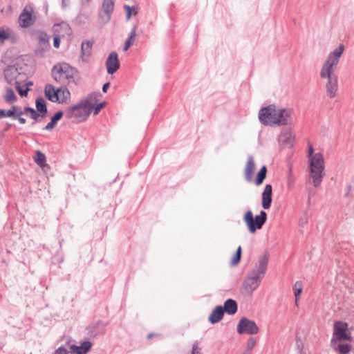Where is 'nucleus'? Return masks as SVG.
<instances>
[{"label":"nucleus","mask_w":354,"mask_h":354,"mask_svg":"<svg viewBox=\"0 0 354 354\" xmlns=\"http://www.w3.org/2000/svg\"><path fill=\"white\" fill-rule=\"evenodd\" d=\"M124 8L127 12V19L129 20L132 15V7L128 5H124Z\"/></svg>","instance_id":"obj_41"},{"label":"nucleus","mask_w":354,"mask_h":354,"mask_svg":"<svg viewBox=\"0 0 354 354\" xmlns=\"http://www.w3.org/2000/svg\"><path fill=\"white\" fill-rule=\"evenodd\" d=\"M266 173L267 168L265 165H263L257 174V176L255 180V183L257 185H259L263 183V180L266 177Z\"/></svg>","instance_id":"obj_29"},{"label":"nucleus","mask_w":354,"mask_h":354,"mask_svg":"<svg viewBox=\"0 0 354 354\" xmlns=\"http://www.w3.org/2000/svg\"><path fill=\"white\" fill-rule=\"evenodd\" d=\"M351 349V346L348 344H339L335 347V350L337 351L338 354H348Z\"/></svg>","instance_id":"obj_30"},{"label":"nucleus","mask_w":354,"mask_h":354,"mask_svg":"<svg viewBox=\"0 0 354 354\" xmlns=\"http://www.w3.org/2000/svg\"><path fill=\"white\" fill-rule=\"evenodd\" d=\"M303 287V283L301 281H296L293 286V292L295 297V304L297 306H298L299 298L301 293L302 292Z\"/></svg>","instance_id":"obj_28"},{"label":"nucleus","mask_w":354,"mask_h":354,"mask_svg":"<svg viewBox=\"0 0 354 354\" xmlns=\"http://www.w3.org/2000/svg\"><path fill=\"white\" fill-rule=\"evenodd\" d=\"M94 98L95 94L91 93L87 97L81 100L77 104L65 111V117L68 119L75 118L77 122L86 120L93 108V103L91 101Z\"/></svg>","instance_id":"obj_3"},{"label":"nucleus","mask_w":354,"mask_h":354,"mask_svg":"<svg viewBox=\"0 0 354 354\" xmlns=\"http://www.w3.org/2000/svg\"><path fill=\"white\" fill-rule=\"evenodd\" d=\"M91 343L89 341L82 342L80 346L71 345L70 346L71 351L77 354H86L91 348Z\"/></svg>","instance_id":"obj_19"},{"label":"nucleus","mask_w":354,"mask_h":354,"mask_svg":"<svg viewBox=\"0 0 354 354\" xmlns=\"http://www.w3.org/2000/svg\"><path fill=\"white\" fill-rule=\"evenodd\" d=\"M272 185L270 184L266 185L262 194V207L265 209H268L270 207L272 203Z\"/></svg>","instance_id":"obj_17"},{"label":"nucleus","mask_w":354,"mask_h":354,"mask_svg":"<svg viewBox=\"0 0 354 354\" xmlns=\"http://www.w3.org/2000/svg\"><path fill=\"white\" fill-rule=\"evenodd\" d=\"M4 75L6 82L11 86H16L18 84H21L24 76L18 71L17 68L15 67L7 68L4 72Z\"/></svg>","instance_id":"obj_12"},{"label":"nucleus","mask_w":354,"mask_h":354,"mask_svg":"<svg viewBox=\"0 0 354 354\" xmlns=\"http://www.w3.org/2000/svg\"><path fill=\"white\" fill-rule=\"evenodd\" d=\"M115 0H103L102 10L99 14V18L103 24L108 23L114 10Z\"/></svg>","instance_id":"obj_10"},{"label":"nucleus","mask_w":354,"mask_h":354,"mask_svg":"<svg viewBox=\"0 0 354 354\" xmlns=\"http://www.w3.org/2000/svg\"><path fill=\"white\" fill-rule=\"evenodd\" d=\"M255 169V164L252 156H250L248 158L247 164L245 167L244 174L246 180L251 181L252 175Z\"/></svg>","instance_id":"obj_20"},{"label":"nucleus","mask_w":354,"mask_h":354,"mask_svg":"<svg viewBox=\"0 0 354 354\" xmlns=\"http://www.w3.org/2000/svg\"><path fill=\"white\" fill-rule=\"evenodd\" d=\"M44 93L47 99L53 102H57L58 100L57 97V88L51 84H47L44 88Z\"/></svg>","instance_id":"obj_21"},{"label":"nucleus","mask_w":354,"mask_h":354,"mask_svg":"<svg viewBox=\"0 0 354 354\" xmlns=\"http://www.w3.org/2000/svg\"><path fill=\"white\" fill-rule=\"evenodd\" d=\"M295 179L291 172L288 176L287 186L288 189L292 188L295 185Z\"/></svg>","instance_id":"obj_35"},{"label":"nucleus","mask_w":354,"mask_h":354,"mask_svg":"<svg viewBox=\"0 0 354 354\" xmlns=\"http://www.w3.org/2000/svg\"><path fill=\"white\" fill-rule=\"evenodd\" d=\"M93 43L89 41H84L82 43L81 49L83 55H88L92 48Z\"/></svg>","instance_id":"obj_31"},{"label":"nucleus","mask_w":354,"mask_h":354,"mask_svg":"<svg viewBox=\"0 0 354 354\" xmlns=\"http://www.w3.org/2000/svg\"><path fill=\"white\" fill-rule=\"evenodd\" d=\"M313 153L314 149L310 145L308 150V156L311 157L310 160V176L313 179L314 186L319 187L325 176L324 159L322 153H317L313 155Z\"/></svg>","instance_id":"obj_4"},{"label":"nucleus","mask_w":354,"mask_h":354,"mask_svg":"<svg viewBox=\"0 0 354 354\" xmlns=\"http://www.w3.org/2000/svg\"><path fill=\"white\" fill-rule=\"evenodd\" d=\"M3 100L9 104H12L17 100V97L11 87L6 88V93L3 95Z\"/></svg>","instance_id":"obj_26"},{"label":"nucleus","mask_w":354,"mask_h":354,"mask_svg":"<svg viewBox=\"0 0 354 354\" xmlns=\"http://www.w3.org/2000/svg\"><path fill=\"white\" fill-rule=\"evenodd\" d=\"M9 37V34L4 29L0 28V43H3L4 40Z\"/></svg>","instance_id":"obj_38"},{"label":"nucleus","mask_w":354,"mask_h":354,"mask_svg":"<svg viewBox=\"0 0 354 354\" xmlns=\"http://www.w3.org/2000/svg\"><path fill=\"white\" fill-rule=\"evenodd\" d=\"M292 113V109L270 104L260 109L259 119L261 124L266 126L290 125L293 123Z\"/></svg>","instance_id":"obj_2"},{"label":"nucleus","mask_w":354,"mask_h":354,"mask_svg":"<svg viewBox=\"0 0 354 354\" xmlns=\"http://www.w3.org/2000/svg\"><path fill=\"white\" fill-rule=\"evenodd\" d=\"M294 139L295 135L290 129L283 130L279 136V142L287 146H292Z\"/></svg>","instance_id":"obj_16"},{"label":"nucleus","mask_w":354,"mask_h":354,"mask_svg":"<svg viewBox=\"0 0 354 354\" xmlns=\"http://www.w3.org/2000/svg\"><path fill=\"white\" fill-rule=\"evenodd\" d=\"M344 50V46L339 45L330 52L320 71V77L326 80L325 84L326 95L331 99L336 97L338 91V78L334 73Z\"/></svg>","instance_id":"obj_1"},{"label":"nucleus","mask_w":354,"mask_h":354,"mask_svg":"<svg viewBox=\"0 0 354 354\" xmlns=\"http://www.w3.org/2000/svg\"><path fill=\"white\" fill-rule=\"evenodd\" d=\"M60 45V38L59 36L56 35L53 38V46L55 48H57Z\"/></svg>","instance_id":"obj_43"},{"label":"nucleus","mask_w":354,"mask_h":354,"mask_svg":"<svg viewBox=\"0 0 354 354\" xmlns=\"http://www.w3.org/2000/svg\"><path fill=\"white\" fill-rule=\"evenodd\" d=\"M35 104L37 111L41 113V117H45L47 113V107L44 99L41 97H37Z\"/></svg>","instance_id":"obj_25"},{"label":"nucleus","mask_w":354,"mask_h":354,"mask_svg":"<svg viewBox=\"0 0 354 354\" xmlns=\"http://www.w3.org/2000/svg\"><path fill=\"white\" fill-rule=\"evenodd\" d=\"M15 88L21 97L26 96L28 94V91H29V88H28L25 90L22 89V88L21 86V84H17L15 86Z\"/></svg>","instance_id":"obj_36"},{"label":"nucleus","mask_w":354,"mask_h":354,"mask_svg":"<svg viewBox=\"0 0 354 354\" xmlns=\"http://www.w3.org/2000/svg\"><path fill=\"white\" fill-rule=\"evenodd\" d=\"M268 261L269 255L268 253H264L261 255L259 257L258 262L256 263L255 267L250 270V272L263 279L268 269Z\"/></svg>","instance_id":"obj_9"},{"label":"nucleus","mask_w":354,"mask_h":354,"mask_svg":"<svg viewBox=\"0 0 354 354\" xmlns=\"http://www.w3.org/2000/svg\"><path fill=\"white\" fill-rule=\"evenodd\" d=\"M64 113L62 111H57L52 118L51 121L48 122L46 127L44 128V130H51L53 129L55 126L56 125L57 121H59L62 117L63 116Z\"/></svg>","instance_id":"obj_24"},{"label":"nucleus","mask_w":354,"mask_h":354,"mask_svg":"<svg viewBox=\"0 0 354 354\" xmlns=\"http://www.w3.org/2000/svg\"><path fill=\"white\" fill-rule=\"evenodd\" d=\"M348 191H349V190H351V185H349V186H348Z\"/></svg>","instance_id":"obj_56"},{"label":"nucleus","mask_w":354,"mask_h":354,"mask_svg":"<svg viewBox=\"0 0 354 354\" xmlns=\"http://www.w3.org/2000/svg\"><path fill=\"white\" fill-rule=\"evenodd\" d=\"M266 220L267 214L263 210L255 218L253 217L252 212L250 210L246 212L243 216V221L250 233H254L257 230L261 229Z\"/></svg>","instance_id":"obj_6"},{"label":"nucleus","mask_w":354,"mask_h":354,"mask_svg":"<svg viewBox=\"0 0 354 354\" xmlns=\"http://www.w3.org/2000/svg\"><path fill=\"white\" fill-rule=\"evenodd\" d=\"M39 48L35 52V55L42 57L46 51L50 48L49 37L44 32H39L38 34Z\"/></svg>","instance_id":"obj_14"},{"label":"nucleus","mask_w":354,"mask_h":354,"mask_svg":"<svg viewBox=\"0 0 354 354\" xmlns=\"http://www.w3.org/2000/svg\"><path fill=\"white\" fill-rule=\"evenodd\" d=\"M10 111H13V113L15 114L17 111V107L16 106H12V107L10 109Z\"/></svg>","instance_id":"obj_53"},{"label":"nucleus","mask_w":354,"mask_h":354,"mask_svg":"<svg viewBox=\"0 0 354 354\" xmlns=\"http://www.w3.org/2000/svg\"><path fill=\"white\" fill-rule=\"evenodd\" d=\"M10 127H11V124H7V129L9 128Z\"/></svg>","instance_id":"obj_55"},{"label":"nucleus","mask_w":354,"mask_h":354,"mask_svg":"<svg viewBox=\"0 0 354 354\" xmlns=\"http://www.w3.org/2000/svg\"><path fill=\"white\" fill-rule=\"evenodd\" d=\"M256 344V342L253 337L249 338L247 342V349L251 351Z\"/></svg>","instance_id":"obj_40"},{"label":"nucleus","mask_w":354,"mask_h":354,"mask_svg":"<svg viewBox=\"0 0 354 354\" xmlns=\"http://www.w3.org/2000/svg\"><path fill=\"white\" fill-rule=\"evenodd\" d=\"M237 304L236 302L232 299H228L224 302V305L223 306V309L224 310V313H227L229 315H234L237 311Z\"/></svg>","instance_id":"obj_22"},{"label":"nucleus","mask_w":354,"mask_h":354,"mask_svg":"<svg viewBox=\"0 0 354 354\" xmlns=\"http://www.w3.org/2000/svg\"><path fill=\"white\" fill-rule=\"evenodd\" d=\"M52 75L55 81L66 85L74 82L75 70L68 64H59L53 66Z\"/></svg>","instance_id":"obj_5"},{"label":"nucleus","mask_w":354,"mask_h":354,"mask_svg":"<svg viewBox=\"0 0 354 354\" xmlns=\"http://www.w3.org/2000/svg\"><path fill=\"white\" fill-rule=\"evenodd\" d=\"M109 83H105L103 86H102V91L104 93H106L107 91V89L109 88Z\"/></svg>","instance_id":"obj_49"},{"label":"nucleus","mask_w":354,"mask_h":354,"mask_svg":"<svg viewBox=\"0 0 354 354\" xmlns=\"http://www.w3.org/2000/svg\"><path fill=\"white\" fill-rule=\"evenodd\" d=\"M188 354H203L201 348L197 341L192 344V349Z\"/></svg>","instance_id":"obj_34"},{"label":"nucleus","mask_w":354,"mask_h":354,"mask_svg":"<svg viewBox=\"0 0 354 354\" xmlns=\"http://www.w3.org/2000/svg\"><path fill=\"white\" fill-rule=\"evenodd\" d=\"M86 2H88L90 0H86Z\"/></svg>","instance_id":"obj_58"},{"label":"nucleus","mask_w":354,"mask_h":354,"mask_svg":"<svg viewBox=\"0 0 354 354\" xmlns=\"http://www.w3.org/2000/svg\"><path fill=\"white\" fill-rule=\"evenodd\" d=\"M136 26H135L131 29L129 36L128 37V39H129L131 41H132L133 43L135 41V39H136Z\"/></svg>","instance_id":"obj_39"},{"label":"nucleus","mask_w":354,"mask_h":354,"mask_svg":"<svg viewBox=\"0 0 354 354\" xmlns=\"http://www.w3.org/2000/svg\"><path fill=\"white\" fill-rule=\"evenodd\" d=\"M132 12L134 15L138 14V10L136 7H132Z\"/></svg>","instance_id":"obj_52"},{"label":"nucleus","mask_w":354,"mask_h":354,"mask_svg":"<svg viewBox=\"0 0 354 354\" xmlns=\"http://www.w3.org/2000/svg\"><path fill=\"white\" fill-rule=\"evenodd\" d=\"M16 120H19V122L21 124H25V123H26V119H25V118H21V117L18 118H17Z\"/></svg>","instance_id":"obj_51"},{"label":"nucleus","mask_w":354,"mask_h":354,"mask_svg":"<svg viewBox=\"0 0 354 354\" xmlns=\"http://www.w3.org/2000/svg\"><path fill=\"white\" fill-rule=\"evenodd\" d=\"M308 223V218L306 216L301 217L299 220V225L304 226Z\"/></svg>","instance_id":"obj_45"},{"label":"nucleus","mask_w":354,"mask_h":354,"mask_svg":"<svg viewBox=\"0 0 354 354\" xmlns=\"http://www.w3.org/2000/svg\"><path fill=\"white\" fill-rule=\"evenodd\" d=\"M259 328L256 323L246 317L240 319L237 325V333L239 334L255 335L258 333Z\"/></svg>","instance_id":"obj_7"},{"label":"nucleus","mask_w":354,"mask_h":354,"mask_svg":"<svg viewBox=\"0 0 354 354\" xmlns=\"http://www.w3.org/2000/svg\"><path fill=\"white\" fill-rule=\"evenodd\" d=\"M6 118L5 110L0 108V119Z\"/></svg>","instance_id":"obj_50"},{"label":"nucleus","mask_w":354,"mask_h":354,"mask_svg":"<svg viewBox=\"0 0 354 354\" xmlns=\"http://www.w3.org/2000/svg\"><path fill=\"white\" fill-rule=\"evenodd\" d=\"M241 246H239L236 250V254L231 260V266H234L239 263L241 257Z\"/></svg>","instance_id":"obj_33"},{"label":"nucleus","mask_w":354,"mask_h":354,"mask_svg":"<svg viewBox=\"0 0 354 354\" xmlns=\"http://www.w3.org/2000/svg\"><path fill=\"white\" fill-rule=\"evenodd\" d=\"M223 315L224 310L223 309V306H217L209 315L208 320L212 324H216L223 319Z\"/></svg>","instance_id":"obj_18"},{"label":"nucleus","mask_w":354,"mask_h":354,"mask_svg":"<svg viewBox=\"0 0 354 354\" xmlns=\"http://www.w3.org/2000/svg\"><path fill=\"white\" fill-rule=\"evenodd\" d=\"M70 0H62V6L63 8H66L69 4Z\"/></svg>","instance_id":"obj_48"},{"label":"nucleus","mask_w":354,"mask_h":354,"mask_svg":"<svg viewBox=\"0 0 354 354\" xmlns=\"http://www.w3.org/2000/svg\"><path fill=\"white\" fill-rule=\"evenodd\" d=\"M24 113H25L24 111H16V113L15 114V119L20 118Z\"/></svg>","instance_id":"obj_47"},{"label":"nucleus","mask_w":354,"mask_h":354,"mask_svg":"<svg viewBox=\"0 0 354 354\" xmlns=\"http://www.w3.org/2000/svg\"><path fill=\"white\" fill-rule=\"evenodd\" d=\"M26 85L27 86H31V85H32V82H26Z\"/></svg>","instance_id":"obj_54"},{"label":"nucleus","mask_w":354,"mask_h":354,"mask_svg":"<svg viewBox=\"0 0 354 354\" xmlns=\"http://www.w3.org/2000/svg\"><path fill=\"white\" fill-rule=\"evenodd\" d=\"M262 279L250 272L245 279L241 289L243 292L251 295L259 286Z\"/></svg>","instance_id":"obj_8"},{"label":"nucleus","mask_w":354,"mask_h":354,"mask_svg":"<svg viewBox=\"0 0 354 354\" xmlns=\"http://www.w3.org/2000/svg\"><path fill=\"white\" fill-rule=\"evenodd\" d=\"M32 13L33 9L30 6L27 5L24 7L19 17V24L21 27L28 28L34 24L35 19Z\"/></svg>","instance_id":"obj_11"},{"label":"nucleus","mask_w":354,"mask_h":354,"mask_svg":"<svg viewBox=\"0 0 354 354\" xmlns=\"http://www.w3.org/2000/svg\"><path fill=\"white\" fill-rule=\"evenodd\" d=\"M70 351L64 346L58 347L53 354H68Z\"/></svg>","instance_id":"obj_37"},{"label":"nucleus","mask_w":354,"mask_h":354,"mask_svg":"<svg viewBox=\"0 0 354 354\" xmlns=\"http://www.w3.org/2000/svg\"><path fill=\"white\" fill-rule=\"evenodd\" d=\"M348 324L342 322H337L334 324L333 335L339 341H351V337L346 333Z\"/></svg>","instance_id":"obj_13"},{"label":"nucleus","mask_w":354,"mask_h":354,"mask_svg":"<svg viewBox=\"0 0 354 354\" xmlns=\"http://www.w3.org/2000/svg\"><path fill=\"white\" fill-rule=\"evenodd\" d=\"M106 66L107 73L113 75L120 68V62L118 57V54L115 52H112L108 56L106 62Z\"/></svg>","instance_id":"obj_15"},{"label":"nucleus","mask_w":354,"mask_h":354,"mask_svg":"<svg viewBox=\"0 0 354 354\" xmlns=\"http://www.w3.org/2000/svg\"><path fill=\"white\" fill-rule=\"evenodd\" d=\"M57 97L59 98L57 102L65 103L70 98L71 93L65 86H61L57 88Z\"/></svg>","instance_id":"obj_23"},{"label":"nucleus","mask_w":354,"mask_h":354,"mask_svg":"<svg viewBox=\"0 0 354 354\" xmlns=\"http://www.w3.org/2000/svg\"><path fill=\"white\" fill-rule=\"evenodd\" d=\"M151 336H152V335H151V334H149V335H148V337H149V338H150V337H151Z\"/></svg>","instance_id":"obj_57"},{"label":"nucleus","mask_w":354,"mask_h":354,"mask_svg":"<svg viewBox=\"0 0 354 354\" xmlns=\"http://www.w3.org/2000/svg\"><path fill=\"white\" fill-rule=\"evenodd\" d=\"M133 43L129 39H127L124 46V50H127Z\"/></svg>","instance_id":"obj_44"},{"label":"nucleus","mask_w":354,"mask_h":354,"mask_svg":"<svg viewBox=\"0 0 354 354\" xmlns=\"http://www.w3.org/2000/svg\"><path fill=\"white\" fill-rule=\"evenodd\" d=\"M6 117H12L13 119H15V114L13 113L12 111H10V109L8 111H5Z\"/></svg>","instance_id":"obj_46"},{"label":"nucleus","mask_w":354,"mask_h":354,"mask_svg":"<svg viewBox=\"0 0 354 354\" xmlns=\"http://www.w3.org/2000/svg\"><path fill=\"white\" fill-rule=\"evenodd\" d=\"M24 113L26 114H29L30 117L35 121H37L39 117L41 116L39 113H38L33 108L31 107H25Z\"/></svg>","instance_id":"obj_32"},{"label":"nucleus","mask_w":354,"mask_h":354,"mask_svg":"<svg viewBox=\"0 0 354 354\" xmlns=\"http://www.w3.org/2000/svg\"><path fill=\"white\" fill-rule=\"evenodd\" d=\"M35 162L42 169L45 167H48V165L46 163V156L40 151H36V156L34 158Z\"/></svg>","instance_id":"obj_27"},{"label":"nucleus","mask_w":354,"mask_h":354,"mask_svg":"<svg viewBox=\"0 0 354 354\" xmlns=\"http://www.w3.org/2000/svg\"><path fill=\"white\" fill-rule=\"evenodd\" d=\"M103 106H104V103H100V104H97L95 106L93 104V109H94L93 114L95 115L98 114V113L103 108Z\"/></svg>","instance_id":"obj_42"}]
</instances>
